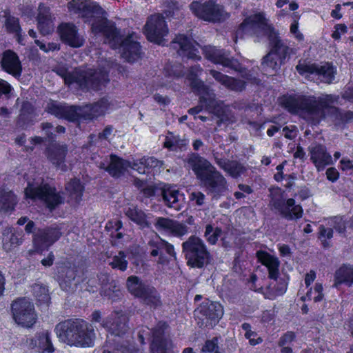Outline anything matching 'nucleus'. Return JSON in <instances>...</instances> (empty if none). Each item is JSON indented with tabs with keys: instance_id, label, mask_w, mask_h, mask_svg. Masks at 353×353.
<instances>
[{
	"instance_id": "f8f14e48",
	"label": "nucleus",
	"mask_w": 353,
	"mask_h": 353,
	"mask_svg": "<svg viewBox=\"0 0 353 353\" xmlns=\"http://www.w3.org/2000/svg\"><path fill=\"white\" fill-rule=\"evenodd\" d=\"M270 205L285 219L294 220L302 216V207L296 204L293 199L285 201L280 188L270 190Z\"/></svg>"
},
{
	"instance_id": "aec40b11",
	"label": "nucleus",
	"mask_w": 353,
	"mask_h": 353,
	"mask_svg": "<svg viewBox=\"0 0 353 353\" xmlns=\"http://www.w3.org/2000/svg\"><path fill=\"white\" fill-rule=\"evenodd\" d=\"M172 47L177 50L179 54L181 57L194 60L201 59L199 50V44L185 35L176 36L172 42Z\"/></svg>"
},
{
	"instance_id": "c756f323",
	"label": "nucleus",
	"mask_w": 353,
	"mask_h": 353,
	"mask_svg": "<svg viewBox=\"0 0 353 353\" xmlns=\"http://www.w3.org/2000/svg\"><path fill=\"white\" fill-rule=\"evenodd\" d=\"M202 72V68L199 65H195L190 69L187 74V79L190 86L194 91L201 92L203 90L204 94H207L209 96L210 99H213L214 92L197 78L201 74Z\"/></svg>"
},
{
	"instance_id": "9d476101",
	"label": "nucleus",
	"mask_w": 353,
	"mask_h": 353,
	"mask_svg": "<svg viewBox=\"0 0 353 353\" xmlns=\"http://www.w3.org/2000/svg\"><path fill=\"white\" fill-rule=\"evenodd\" d=\"M182 250L188 265L192 268H201L209 262L210 253L203 240L198 236H190L182 243Z\"/></svg>"
},
{
	"instance_id": "7ed1b4c3",
	"label": "nucleus",
	"mask_w": 353,
	"mask_h": 353,
	"mask_svg": "<svg viewBox=\"0 0 353 353\" xmlns=\"http://www.w3.org/2000/svg\"><path fill=\"white\" fill-rule=\"evenodd\" d=\"M128 316L122 312H112L102 321L101 325L108 332L103 353H132L130 339L125 338L129 327Z\"/></svg>"
},
{
	"instance_id": "f3484780",
	"label": "nucleus",
	"mask_w": 353,
	"mask_h": 353,
	"mask_svg": "<svg viewBox=\"0 0 353 353\" xmlns=\"http://www.w3.org/2000/svg\"><path fill=\"white\" fill-rule=\"evenodd\" d=\"M144 33L150 41L163 45L164 37L168 34L164 17L159 14L149 17L144 26Z\"/></svg>"
},
{
	"instance_id": "412c9836",
	"label": "nucleus",
	"mask_w": 353,
	"mask_h": 353,
	"mask_svg": "<svg viewBox=\"0 0 353 353\" xmlns=\"http://www.w3.org/2000/svg\"><path fill=\"white\" fill-rule=\"evenodd\" d=\"M202 50L205 57L211 62L225 68L238 70L239 65L238 61L224 50L212 46H205L202 48Z\"/></svg>"
},
{
	"instance_id": "3c124183",
	"label": "nucleus",
	"mask_w": 353,
	"mask_h": 353,
	"mask_svg": "<svg viewBox=\"0 0 353 353\" xmlns=\"http://www.w3.org/2000/svg\"><path fill=\"white\" fill-rule=\"evenodd\" d=\"M323 298V286L321 283H316L313 289H310L306 294V296H303V301L314 300V302L321 301Z\"/></svg>"
},
{
	"instance_id": "13d9d810",
	"label": "nucleus",
	"mask_w": 353,
	"mask_h": 353,
	"mask_svg": "<svg viewBox=\"0 0 353 353\" xmlns=\"http://www.w3.org/2000/svg\"><path fill=\"white\" fill-rule=\"evenodd\" d=\"M329 226L334 228L338 232L343 233L346 226L345 221L339 216H335L327 221Z\"/></svg>"
},
{
	"instance_id": "9b49d317",
	"label": "nucleus",
	"mask_w": 353,
	"mask_h": 353,
	"mask_svg": "<svg viewBox=\"0 0 353 353\" xmlns=\"http://www.w3.org/2000/svg\"><path fill=\"white\" fill-rule=\"evenodd\" d=\"M296 68L300 74L316 82L331 83L336 74V68L329 63L314 64L300 61Z\"/></svg>"
},
{
	"instance_id": "09e8293b",
	"label": "nucleus",
	"mask_w": 353,
	"mask_h": 353,
	"mask_svg": "<svg viewBox=\"0 0 353 353\" xmlns=\"http://www.w3.org/2000/svg\"><path fill=\"white\" fill-rule=\"evenodd\" d=\"M46 287L41 284L37 283L32 286L33 294L41 305L48 303L50 297Z\"/></svg>"
},
{
	"instance_id": "79ce46f5",
	"label": "nucleus",
	"mask_w": 353,
	"mask_h": 353,
	"mask_svg": "<svg viewBox=\"0 0 353 353\" xmlns=\"http://www.w3.org/2000/svg\"><path fill=\"white\" fill-rule=\"evenodd\" d=\"M139 299L144 303L151 307H157L160 305L161 297L157 290L152 286L148 285L144 290L143 295Z\"/></svg>"
},
{
	"instance_id": "dca6fc26",
	"label": "nucleus",
	"mask_w": 353,
	"mask_h": 353,
	"mask_svg": "<svg viewBox=\"0 0 353 353\" xmlns=\"http://www.w3.org/2000/svg\"><path fill=\"white\" fill-rule=\"evenodd\" d=\"M12 314L14 321L23 327H31L37 320L33 303L26 298H21L12 304Z\"/></svg>"
},
{
	"instance_id": "052dcab7",
	"label": "nucleus",
	"mask_w": 353,
	"mask_h": 353,
	"mask_svg": "<svg viewBox=\"0 0 353 353\" xmlns=\"http://www.w3.org/2000/svg\"><path fill=\"white\" fill-rule=\"evenodd\" d=\"M290 33L298 41H303L304 36L299 30L298 19H294L292 22L290 27Z\"/></svg>"
},
{
	"instance_id": "ddd939ff",
	"label": "nucleus",
	"mask_w": 353,
	"mask_h": 353,
	"mask_svg": "<svg viewBox=\"0 0 353 353\" xmlns=\"http://www.w3.org/2000/svg\"><path fill=\"white\" fill-rule=\"evenodd\" d=\"M190 8L197 17L210 22L223 21L228 17V13L221 5L216 3V0H209L203 3L193 1Z\"/></svg>"
},
{
	"instance_id": "1a4fd4ad",
	"label": "nucleus",
	"mask_w": 353,
	"mask_h": 353,
	"mask_svg": "<svg viewBox=\"0 0 353 353\" xmlns=\"http://www.w3.org/2000/svg\"><path fill=\"white\" fill-rule=\"evenodd\" d=\"M25 196L26 199L43 201L51 210L63 202L59 193L53 187L44 183L41 177L28 181Z\"/></svg>"
},
{
	"instance_id": "a211bd4d",
	"label": "nucleus",
	"mask_w": 353,
	"mask_h": 353,
	"mask_svg": "<svg viewBox=\"0 0 353 353\" xmlns=\"http://www.w3.org/2000/svg\"><path fill=\"white\" fill-rule=\"evenodd\" d=\"M200 95L199 105L189 110V113L191 114H197L203 109H205L209 112H212L220 117L221 120L227 119L226 112L228 107L224 105L223 103L221 101L216 99L215 94H214L213 99H210L207 94H204L203 91L197 92Z\"/></svg>"
},
{
	"instance_id": "bb28decb",
	"label": "nucleus",
	"mask_w": 353,
	"mask_h": 353,
	"mask_svg": "<svg viewBox=\"0 0 353 353\" xmlns=\"http://www.w3.org/2000/svg\"><path fill=\"white\" fill-rule=\"evenodd\" d=\"M61 40L73 48H79L84 43L83 36L78 33L77 28L72 23H62L59 27Z\"/></svg>"
},
{
	"instance_id": "6e6d98bb",
	"label": "nucleus",
	"mask_w": 353,
	"mask_h": 353,
	"mask_svg": "<svg viewBox=\"0 0 353 353\" xmlns=\"http://www.w3.org/2000/svg\"><path fill=\"white\" fill-rule=\"evenodd\" d=\"M221 233L219 228H214L212 225H208L205 228L204 236L207 241L211 244H215Z\"/></svg>"
},
{
	"instance_id": "0eeeda50",
	"label": "nucleus",
	"mask_w": 353,
	"mask_h": 353,
	"mask_svg": "<svg viewBox=\"0 0 353 353\" xmlns=\"http://www.w3.org/2000/svg\"><path fill=\"white\" fill-rule=\"evenodd\" d=\"M58 75L61 76L66 84L77 83L81 88H91L99 90L101 85L108 81V70L106 69L97 71L92 69L81 70L76 69L69 72L65 68H58Z\"/></svg>"
},
{
	"instance_id": "20e7f679",
	"label": "nucleus",
	"mask_w": 353,
	"mask_h": 353,
	"mask_svg": "<svg viewBox=\"0 0 353 353\" xmlns=\"http://www.w3.org/2000/svg\"><path fill=\"white\" fill-rule=\"evenodd\" d=\"M188 165L214 197L220 196L228 190L225 178L207 159L193 154L188 159Z\"/></svg>"
},
{
	"instance_id": "e2e57ef3",
	"label": "nucleus",
	"mask_w": 353,
	"mask_h": 353,
	"mask_svg": "<svg viewBox=\"0 0 353 353\" xmlns=\"http://www.w3.org/2000/svg\"><path fill=\"white\" fill-rule=\"evenodd\" d=\"M202 351L203 353H221L218 347V339L214 338L212 340L207 341Z\"/></svg>"
},
{
	"instance_id": "a18cd8bd",
	"label": "nucleus",
	"mask_w": 353,
	"mask_h": 353,
	"mask_svg": "<svg viewBox=\"0 0 353 353\" xmlns=\"http://www.w3.org/2000/svg\"><path fill=\"white\" fill-rule=\"evenodd\" d=\"M113 136V128L108 125L101 132L99 133L98 135L91 134L90 136V143L97 145L99 147L106 146L107 143L110 142Z\"/></svg>"
},
{
	"instance_id": "4c0bfd02",
	"label": "nucleus",
	"mask_w": 353,
	"mask_h": 353,
	"mask_svg": "<svg viewBox=\"0 0 353 353\" xmlns=\"http://www.w3.org/2000/svg\"><path fill=\"white\" fill-rule=\"evenodd\" d=\"M65 190L69 195L72 204H77L81 201L83 187L79 180L74 179L65 185Z\"/></svg>"
},
{
	"instance_id": "473e14b6",
	"label": "nucleus",
	"mask_w": 353,
	"mask_h": 353,
	"mask_svg": "<svg viewBox=\"0 0 353 353\" xmlns=\"http://www.w3.org/2000/svg\"><path fill=\"white\" fill-rule=\"evenodd\" d=\"M259 261L265 267L269 272V277L276 279L279 276V267L280 262L277 257L263 251H259L256 253Z\"/></svg>"
},
{
	"instance_id": "4be33fe9",
	"label": "nucleus",
	"mask_w": 353,
	"mask_h": 353,
	"mask_svg": "<svg viewBox=\"0 0 353 353\" xmlns=\"http://www.w3.org/2000/svg\"><path fill=\"white\" fill-rule=\"evenodd\" d=\"M154 225L157 230L175 237L181 238L189 233L185 223L168 218H157Z\"/></svg>"
},
{
	"instance_id": "58836bf2",
	"label": "nucleus",
	"mask_w": 353,
	"mask_h": 353,
	"mask_svg": "<svg viewBox=\"0 0 353 353\" xmlns=\"http://www.w3.org/2000/svg\"><path fill=\"white\" fill-rule=\"evenodd\" d=\"M22 243L21 233L12 232V229L6 230L3 232V247L6 252H10Z\"/></svg>"
},
{
	"instance_id": "c03bdc74",
	"label": "nucleus",
	"mask_w": 353,
	"mask_h": 353,
	"mask_svg": "<svg viewBox=\"0 0 353 353\" xmlns=\"http://www.w3.org/2000/svg\"><path fill=\"white\" fill-rule=\"evenodd\" d=\"M17 202V198L11 191H0V211H12Z\"/></svg>"
},
{
	"instance_id": "72a5a7b5",
	"label": "nucleus",
	"mask_w": 353,
	"mask_h": 353,
	"mask_svg": "<svg viewBox=\"0 0 353 353\" xmlns=\"http://www.w3.org/2000/svg\"><path fill=\"white\" fill-rule=\"evenodd\" d=\"M209 72L217 82L230 90L241 91L245 88V83L241 80L235 79L215 70H210Z\"/></svg>"
},
{
	"instance_id": "de8ad7c7",
	"label": "nucleus",
	"mask_w": 353,
	"mask_h": 353,
	"mask_svg": "<svg viewBox=\"0 0 353 353\" xmlns=\"http://www.w3.org/2000/svg\"><path fill=\"white\" fill-rule=\"evenodd\" d=\"M75 270L74 268L62 266L58 270V279L61 285L65 283L66 285H70L71 282L75 279Z\"/></svg>"
},
{
	"instance_id": "f704fd0d",
	"label": "nucleus",
	"mask_w": 353,
	"mask_h": 353,
	"mask_svg": "<svg viewBox=\"0 0 353 353\" xmlns=\"http://www.w3.org/2000/svg\"><path fill=\"white\" fill-rule=\"evenodd\" d=\"M341 285H353V265H343L335 272L333 286L338 288Z\"/></svg>"
},
{
	"instance_id": "338daca9",
	"label": "nucleus",
	"mask_w": 353,
	"mask_h": 353,
	"mask_svg": "<svg viewBox=\"0 0 353 353\" xmlns=\"http://www.w3.org/2000/svg\"><path fill=\"white\" fill-rule=\"evenodd\" d=\"M334 29L332 37L335 40L340 39L341 35L345 34L347 31V28L344 24H337L334 26Z\"/></svg>"
},
{
	"instance_id": "5fc2aeb1",
	"label": "nucleus",
	"mask_w": 353,
	"mask_h": 353,
	"mask_svg": "<svg viewBox=\"0 0 353 353\" xmlns=\"http://www.w3.org/2000/svg\"><path fill=\"white\" fill-rule=\"evenodd\" d=\"M125 258L124 252H120L117 255L114 256L110 265L112 268H117L121 271H125L128 266V261Z\"/></svg>"
},
{
	"instance_id": "37998d69",
	"label": "nucleus",
	"mask_w": 353,
	"mask_h": 353,
	"mask_svg": "<svg viewBox=\"0 0 353 353\" xmlns=\"http://www.w3.org/2000/svg\"><path fill=\"white\" fill-rule=\"evenodd\" d=\"M125 215L133 222L142 228L148 225L145 213L136 206L130 205L125 209Z\"/></svg>"
},
{
	"instance_id": "4468645a",
	"label": "nucleus",
	"mask_w": 353,
	"mask_h": 353,
	"mask_svg": "<svg viewBox=\"0 0 353 353\" xmlns=\"http://www.w3.org/2000/svg\"><path fill=\"white\" fill-rule=\"evenodd\" d=\"M168 325L164 322H159L151 330L148 327H143L139 332V338L141 343L144 340H151L152 353H167L169 341L165 336V331Z\"/></svg>"
},
{
	"instance_id": "b1692460",
	"label": "nucleus",
	"mask_w": 353,
	"mask_h": 353,
	"mask_svg": "<svg viewBox=\"0 0 353 353\" xmlns=\"http://www.w3.org/2000/svg\"><path fill=\"white\" fill-rule=\"evenodd\" d=\"M308 152L310 160L317 171H323L327 165L333 164L332 157L323 145L319 143L312 144L308 148Z\"/></svg>"
},
{
	"instance_id": "7c9ffc66",
	"label": "nucleus",
	"mask_w": 353,
	"mask_h": 353,
	"mask_svg": "<svg viewBox=\"0 0 353 353\" xmlns=\"http://www.w3.org/2000/svg\"><path fill=\"white\" fill-rule=\"evenodd\" d=\"M61 233L57 228H50L39 231L34 236V244L39 248H46L52 245L61 236Z\"/></svg>"
},
{
	"instance_id": "2eb2a0df",
	"label": "nucleus",
	"mask_w": 353,
	"mask_h": 353,
	"mask_svg": "<svg viewBox=\"0 0 353 353\" xmlns=\"http://www.w3.org/2000/svg\"><path fill=\"white\" fill-rule=\"evenodd\" d=\"M272 49L263 57L262 61L263 70L266 72H276L283 64L288 53L289 48L278 39L270 41Z\"/></svg>"
},
{
	"instance_id": "39448f33",
	"label": "nucleus",
	"mask_w": 353,
	"mask_h": 353,
	"mask_svg": "<svg viewBox=\"0 0 353 353\" xmlns=\"http://www.w3.org/2000/svg\"><path fill=\"white\" fill-rule=\"evenodd\" d=\"M54 331L59 340L70 346L90 347L94 345V329L83 321L61 322L57 325Z\"/></svg>"
},
{
	"instance_id": "a878e982",
	"label": "nucleus",
	"mask_w": 353,
	"mask_h": 353,
	"mask_svg": "<svg viewBox=\"0 0 353 353\" xmlns=\"http://www.w3.org/2000/svg\"><path fill=\"white\" fill-rule=\"evenodd\" d=\"M96 164L101 169H104L112 176H120L130 166V163L119 157L112 154L110 160L96 161Z\"/></svg>"
},
{
	"instance_id": "49530a36",
	"label": "nucleus",
	"mask_w": 353,
	"mask_h": 353,
	"mask_svg": "<svg viewBox=\"0 0 353 353\" xmlns=\"http://www.w3.org/2000/svg\"><path fill=\"white\" fill-rule=\"evenodd\" d=\"M180 65H167L164 69V77L166 79L165 81H159L158 86L164 87L168 86L172 81L173 77H181L183 75Z\"/></svg>"
},
{
	"instance_id": "6e6552de",
	"label": "nucleus",
	"mask_w": 353,
	"mask_h": 353,
	"mask_svg": "<svg viewBox=\"0 0 353 353\" xmlns=\"http://www.w3.org/2000/svg\"><path fill=\"white\" fill-rule=\"evenodd\" d=\"M250 36L257 41L268 38L270 41L278 39L269 19L263 12H256L246 17L236 30V37Z\"/></svg>"
},
{
	"instance_id": "680f3d73",
	"label": "nucleus",
	"mask_w": 353,
	"mask_h": 353,
	"mask_svg": "<svg viewBox=\"0 0 353 353\" xmlns=\"http://www.w3.org/2000/svg\"><path fill=\"white\" fill-rule=\"evenodd\" d=\"M181 141L179 139L174 136L172 133H169L165 137L164 141V146L170 150H176V148L179 147Z\"/></svg>"
},
{
	"instance_id": "bf43d9fd",
	"label": "nucleus",
	"mask_w": 353,
	"mask_h": 353,
	"mask_svg": "<svg viewBox=\"0 0 353 353\" xmlns=\"http://www.w3.org/2000/svg\"><path fill=\"white\" fill-rule=\"evenodd\" d=\"M145 161L143 162L146 164L148 172L150 169H154L156 172H160L161 168H163V161H159L154 157H145Z\"/></svg>"
},
{
	"instance_id": "603ef678",
	"label": "nucleus",
	"mask_w": 353,
	"mask_h": 353,
	"mask_svg": "<svg viewBox=\"0 0 353 353\" xmlns=\"http://www.w3.org/2000/svg\"><path fill=\"white\" fill-rule=\"evenodd\" d=\"M122 227V223L119 219H114L108 221L105 225V228L107 230L110 231V235L112 237H115L118 239L122 238V234L119 232V230Z\"/></svg>"
},
{
	"instance_id": "ea45409f",
	"label": "nucleus",
	"mask_w": 353,
	"mask_h": 353,
	"mask_svg": "<svg viewBox=\"0 0 353 353\" xmlns=\"http://www.w3.org/2000/svg\"><path fill=\"white\" fill-rule=\"evenodd\" d=\"M149 285L137 276H130L126 281L128 292L134 296L139 298Z\"/></svg>"
},
{
	"instance_id": "e433bc0d",
	"label": "nucleus",
	"mask_w": 353,
	"mask_h": 353,
	"mask_svg": "<svg viewBox=\"0 0 353 353\" xmlns=\"http://www.w3.org/2000/svg\"><path fill=\"white\" fill-rule=\"evenodd\" d=\"M38 27L43 35L50 34L53 30V26L49 9L43 5L39 7Z\"/></svg>"
},
{
	"instance_id": "8fccbe9b",
	"label": "nucleus",
	"mask_w": 353,
	"mask_h": 353,
	"mask_svg": "<svg viewBox=\"0 0 353 353\" xmlns=\"http://www.w3.org/2000/svg\"><path fill=\"white\" fill-rule=\"evenodd\" d=\"M6 27L9 32L15 33L18 37L19 43H21V36L20 34L21 28L19 19L10 15L8 16L6 21Z\"/></svg>"
},
{
	"instance_id": "5701e85b",
	"label": "nucleus",
	"mask_w": 353,
	"mask_h": 353,
	"mask_svg": "<svg viewBox=\"0 0 353 353\" xmlns=\"http://www.w3.org/2000/svg\"><path fill=\"white\" fill-rule=\"evenodd\" d=\"M160 195L165 205L169 208L179 211L185 206V195L175 187L164 185L160 190Z\"/></svg>"
},
{
	"instance_id": "2f4dec72",
	"label": "nucleus",
	"mask_w": 353,
	"mask_h": 353,
	"mask_svg": "<svg viewBox=\"0 0 353 353\" xmlns=\"http://www.w3.org/2000/svg\"><path fill=\"white\" fill-rule=\"evenodd\" d=\"M30 346L37 348L38 352L52 353L54 348L50 339V333L48 331H43L38 333L31 339Z\"/></svg>"
},
{
	"instance_id": "69168bd1",
	"label": "nucleus",
	"mask_w": 353,
	"mask_h": 353,
	"mask_svg": "<svg viewBox=\"0 0 353 353\" xmlns=\"http://www.w3.org/2000/svg\"><path fill=\"white\" fill-rule=\"evenodd\" d=\"M34 43L39 47L41 50L45 52L59 50L58 45L54 43H49L48 45H46L39 40H35Z\"/></svg>"
},
{
	"instance_id": "423d86ee",
	"label": "nucleus",
	"mask_w": 353,
	"mask_h": 353,
	"mask_svg": "<svg viewBox=\"0 0 353 353\" xmlns=\"http://www.w3.org/2000/svg\"><path fill=\"white\" fill-rule=\"evenodd\" d=\"M110 103L105 99H102L94 104L87 105L83 108L67 106L57 103L48 105V112L57 117L65 118L74 121L79 118L92 119L105 114L109 110Z\"/></svg>"
},
{
	"instance_id": "774afa93",
	"label": "nucleus",
	"mask_w": 353,
	"mask_h": 353,
	"mask_svg": "<svg viewBox=\"0 0 353 353\" xmlns=\"http://www.w3.org/2000/svg\"><path fill=\"white\" fill-rule=\"evenodd\" d=\"M295 339V335L292 332L285 333L279 340V346L289 345Z\"/></svg>"
},
{
	"instance_id": "c9c22d12",
	"label": "nucleus",
	"mask_w": 353,
	"mask_h": 353,
	"mask_svg": "<svg viewBox=\"0 0 353 353\" xmlns=\"http://www.w3.org/2000/svg\"><path fill=\"white\" fill-rule=\"evenodd\" d=\"M66 151L65 145L57 144L52 145L48 150V159L63 171L66 170V165L64 164Z\"/></svg>"
},
{
	"instance_id": "f03ea898",
	"label": "nucleus",
	"mask_w": 353,
	"mask_h": 353,
	"mask_svg": "<svg viewBox=\"0 0 353 353\" xmlns=\"http://www.w3.org/2000/svg\"><path fill=\"white\" fill-rule=\"evenodd\" d=\"M338 99L339 97L333 94L295 95L283 97L281 103L290 113L318 123L327 114L337 112Z\"/></svg>"
},
{
	"instance_id": "0e129e2a",
	"label": "nucleus",
	"mask_w": 353,
	"mask_h": 353,
	"mask_svg": "<svg viewBox=\"0 0 353 353\" xmlns=\"http://www.w3.org/2000/svg\"><path fill=\"white\" fill-rule=\"evenodd\" d=\"M145 161V157H143L139 160L134 161L130 168L137 171L139 174L148 173L146 164L143 161Z\"/></svg>"
},
{
	"instance_id": "6ab92c4d",
	"label": "nucleus",
	"mask_w": 353,
	"mask_h": 353,
	"mask_svg": "<svg viewBox=\"0 0 353 353\" xmlns=\"http://www.w3.org/2000/svg\"><path fill=\"white\" fill-rule=\"evenodd\" d=\"M195 316L200 319L205 325H216L223 315V308L217 302L206 301L203 302L194 311Z\"/></svg>"
},
{
	"instance_id": "c85d7f7f",
	"label": "nucleus",
	"mask_w": 353,
	"mask_h": 353,
	"mask_svg": "<svg viewBox=\"0 0 353 353\" xmlns=\"http://www.w3.org/2000/svg\"><path fill=\"white\" fill-rule=\"evenodd\" d=\"M1 66L4 71L14 77H19L22 72V65L18 55L12 50L3 52L1 59Z\"/></svg>"
},
{
	"instance_id": "4d7b16f0",
	"label": "nucleus",
	"mask_w": 353,
	"mask_h": 353,
	"mask_svg": "<svg viewBox=\"0 0 353 353\" xmlns=\"http://www.w3.org/2000/svg\"><path fill=\"white\" fill-rule=\"evenodd\" d=\"M332 227L325 228L324 225H321L319 228V239L323 241L324 247L329 246V243L326 241L327 239H330L333 236Z\"/></svg>"
},
{
	"instance_id": "864d4df0",
	"label": "nucleus",
	"mask_w": 353,
	"mask_h": 353,
	"mask_svg": "<svg viewBox=\"0 0 353 353\" xmlns=\"http://www.w3.org/2000/svg\"><path fill=\"white\" fill-rule=\"evenodd\" d=\"M242 329L245 332V337L249 340V343L252 345H256L262 342L261 337H257V334L251 330V325L249 323H243Z\"/></svg>"
},
{
	"instance_id": "a19ab883",
	"label": "nucleus",
	"mask_w": 353,
	"mask_h": 353,
	"mask_svg": "<svg viewBox=\"0 0 353 353\" xmlns=\"http://www.w3.org/2000/svg\"><path fill=\"white\" fill-rule=\"evenodd\" d=\"M101 285H102L101 294L104 296L108 297L109 299L115 301L121 294L119 288H116L114 283H109L108 285L106 282L108 281V276L106 274H101L99 279Z\"/></svg>"
},
{
	"instance_id": "393cba45",
	"label": "nucleus",
	"mask_w": 353,
	"mask_h": 353,
	"mask_svg": "<svg viewBox=\"0 0 353 353\" xmlns=\"http://www.w3.org/2000/svg\"><path fill=\"white\" fill-rule=\"evenodd\" d=\"M149 245L151 248L150 255L152 256H159L157 261L158 264L165 265L169 262L168 259L161 253V250H164L170 257L174 259H176L174 245L165 240L161 239L152 240L149 242Z\"/></svg>"
},
{
	"instance_id": "cd10ccee",
	"label": "nucleus",
	"mask_w": 353,
	"mask_h": 353,
	"mask_svg": "<svg viewBox=\"0 0 353 353\" xmlns=\"http://www.w3.org/2000/svg\"><path fill=\"white\" fill-rule=\"evenodd\" d=\"M212 155L215 163L219 168L233 178H237L241 176L246 171V168L243 164L236 161L225 159L222 155L217 152L213 151Z\"/></svg>"
},
{
	"instance_id": "f257e3e1",
	"label": "nucleus",
	"mask_w": 353,
	"mask_h": 353,
	"mask_svg": "<svg viewBox=\"0 0 353 353\" xmlns=\"http://www.w3.org/2000/svg\"><path fill=\"white\" fill-rule=\"evenodd\" d=\"M70 14L77 15L91 23L94 34L105 37L113 49H118L122 58L128 62H134L140 57V45L134 40V35L123 39L112 22L105 17V11L96 2L89 0H72L68 4Z\"/></svg>"
}]
</instances>
